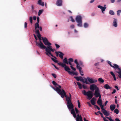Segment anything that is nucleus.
Returning a JSON list of instances; mask_svg holds the SVG:
<instances>
[{"label": "nucleus", "instance_id": "0e129e2a", "mask_svg": "<svg viewBox=\"0 0 121 121\" xmlns=\"http://www.w3.org/2000/svg\"><path fill=\"white\" fill-rule=\"evenodd\" d=\"M37 22L38 23H39V17H38L37 18Z\"/></svg>", "mask_w": 121, "mask_h": 121}, {"label": "nucleus", "instance_id": "f704fd0d", "mask_svg": "<svg viewBox=\"0 0 121 121\" xmlns=\"http://www.w3.org/2000/svg\"><path fill=\"white\" fill-rule=\"evenodd\" d=\"M106 9V7H102V8H101V9L102 11V12L103 13V12L104 11L105 9Z\"/></svg>", "mask_w": 121, "mask_h": 121}, {"label": "nucleus", "instance_id": "ddd939ff", "mask_svg": "<svg viewBox=\"0 0 121 121\" xmlns=\"http://www.w3.org/2000/svg\"><path fill=\"white\" fill-rule=\"evenodd\" d=\"M76 121H82V119L81 115L78 114L77 115V117H76Z\"/></svg>", "mask_w": 121, "mask_h": 121}, {"label": "nucleus", "instance_id": "58836bf2", "mask_svg": "<svg viewBox=\"0 0 121 121\" xmlns=\"http://www.w3.org/2000/svg\"><path fill=\"white\" fill-rule=\"evenodd\" d=\"M84 27L85 28H87L88 27V25L87 23H85L84 25Z\"/></svg>", "mask_w": 121, "mask_h": 121}, {"label": "nucleus", "instance_id": "4c0bfd02", "mask_svg": "<svg viewBox=\"0 0 121 121\" xmlns=\"http://www.w3.org/2000/svg\"><path fill=\"white\" fill-rule=\"evenodd\" d=\"M97 113H98L99 114H100V115H101V117L103 118V120H104V118H105L104 117V116L103 115V114L102 113L100 112V111L98 112Z\"/></svg>", "mask_w": 121, "mask_h": 121}, {"label": "nucleus", "instance_id": "09e8293b", "mask_svg": "<svg viewBox=\"0 0 121 121\" xmlns=\"http://www.w3.org/2000/svg\"><path fill=\"white\" fill-rule=\"evenodd\" d=\"M100 106V108L102 109V111L105 109L103 108L104 107V105H102H102Z\"/></svg>", "mask_w": 121, "mask_h": 121}, {"label": "nucleus", "instance_id": "a19ab883", "mask_svg": "<svg viewBox=\"0 0 121 121\" xmlns=\"http://www.w3.org/2000/svg\"><path fill=\"white\" fill-rule=\"evenodd\" d=\"M51 59L53 61H54L56 63H58V61L57 60L53 58H51Z\"/></svg>", "mask_w": 121, "mask_h": 121}, {"label": "nucleus", "instance_id": "2f4dec72", "mask_svg": "<svg viewBox=\"0 0 121 121\" xmlns=\"http://www.w3.org/2000/svg\"><path fill=\"white\" fill-rule=\"evenodd\" d=\"M69 96L68 97L67 95V97H66V100L67 99L68 100V99H69L70 100H71V94L69 93Z\"/></svg>", "mask_w": 121, "mask_h": 121}, {"label": "nucleus", "instance_id": "7ed1b4c3", "mask_svg": "<svg viewBox=\"0 0 121 121\" xmlns=\"http://www.w3.org/2000/svg\"><path fill=\"white\" fill-rule=\"evenodd\" d=\"M55 87L56 88H55L54 87H53L52 88L61 95V97L62 98H64L65 97H67L66 92L64 90H61L59 89L57 86H55Z\"/></svg>", "mask_w": 121, "mask_h": 121}, {"label": "nucleus", "instance_id": "4d7b16f0", "mask_svg": "<svg viewBox=\"0 0 121 121\" xmlns=\"http://www.w3.org/2000/svg\"><path fill=\"white\" fill-rule=\"evenodd\" d=\"M106 117L110 121H114V120L112 119L111 118L107 117Z\"/></svg>", "mask_w": 121, "mask_h": 121}, {"label": "nucleus", "instance_id": "a211bd4d", "mask_svg": "<svg viewBox=\"0 0 121 121\" xmlns=\"http://www.w3.org/2000/svg\"><path fill=\"white\" fill-rule=\"evenodd\" d=\"M97 103L99 106L102 105V100L101 98H99L97 101Z\"/></svg>", "mask_w": 121, "mask_h": 121}, {"label": "nucleus", "instance_id": "aec40b11", "mask_svg": "<svg viewBox=\"0 0 121 121\" xmlns=\"http://www.w3.org/2000/svg\"><path fill=\"white\" fill-rule=\"evenodd\" d=\"M104 114L105 116H108L109 115V113L105 109L102 111Z\"/></svg>", "mask_w": 121, "mask_h": 121}, {"label": "nucleus", "instance_id": "5701e85b", "mask_svg": "<svg viewBox=\"0 0 121 121\" xmlns=\"http://www.w3.org/2000/svg\"><path fill=\"white\" fill-rule=\"evenodd\" d=\"M64 67L65 70L66 71L68 72V71H69L71 70L70 68L68 66H67L66 65Z\"/></svg>", "mask_w": 121, "mask_h": 121}, {"label": "nucleus", "instance_id": "de8ad7c7", "mask_svg": "<svg viewBox=\"0 0 121 121\" xmlns=\"http://www.w3.org/2000/svg\"><path fill=\"white\" fill-rule=\"evenodd\" d=\"M70 65V67L74 71H75L76 70V69L73 68V65L72 64V65Z\"/></svg>", "mask_w": 121, "mask_h": 121}, {"label": "nucleus", "instance_id": "bb28decb", "mask_svg": "<svg viewBox=\"0 0 121 121\" xmlns=\"http://www.w3.org/2000/svg\"><path fill=\"white\" fill-rule=\"evenodd\" d=\"M59 54V56L62 59H63V56L64 55V54L61 52V53H60Z\"/></svg>", "mask_w": 121, "mask_h": 121}, {"label": "nucleus", "instance_id": "20e7f679", "mask_svg": "<svg viewBox=\"0 0 121 121\" xmlns=\"http://www.w3.org/2000/svg\"><path fill=\"white\" fill-rule=\"evenodd\" d=\"M76 65H77V68L79 70L81 75L82 76H83L84 75L83 72L82 70V67H80V66H83L82 62L80 61L79 62H78L77 60L76 59Z\"/></svg>", "mask_w": 121, "mask_h": 121}, {"label": "nucleus", "instance_id": "cd10ccee", "mask_svg": "<svg viewBox=\"0 0 121 121\" xmlns=\"http://www.w3.org/2000/svg\"><path fill=\"white\" fill-rule=\"evenodd\" d=\"M68 60H67V59L66 58H65L63 60V61L64 63L65 64H68Z\"/></svg>", "mask_w": 121, "mask_h": 121}, {"label": "nucleus", "instance_id": "6e6552de", "mask_svg": "<svg viewBox=\"0 0 121 121\" xmlns=\"http://www.w3.org/2000/svg\"><path fill=\"white\" fill-rule=\"evenodd\" d=\"M76 80L78 81H80L86 84H89V83L87 81V79L85 78H84V79H83L81 77H76Z\"/></svg>", "mask_w": 121, "mask_h": 121}, {"label": "nucleus", "instance_id": "e2e57ef3", "mask_svg": "<svg viewBox=\"0 0 121 121\" xmlns=\"http://www.w3.org/2000/svg\"><path fill=\"white\" fill-rule=\"evenodd\" d=\"M70 28L72 29L74 28L75 27V26L74 25H71L70 26Z\"/></svg>", "mask_w": 121, "mask_h": 121}, {"label": "nucleus", "instance_id": "72a5a7b5", "mask_svg": "<svg viewBox=\"0 0 121 121\" xmlns=\"http://www.w3.org/2000/svg\"><path fill=\"white\" fill-rule=\"evenodd\" d=\"M91 102V103L93 105L95 106V105H96L95 104V101H92V100H91L90 101Z\"/></svg>", "mask_w": 121, "mask_h": 121}, {"label": "nucleus", "instance_id": "680f3d73", "mask_svg": "<svg viewBox=\"0 0 121 121\" xmlns=\"http://www.w3.org/2000/svg\"><path fill=\"white\" fill-rule=\"evenodd\" d=\"M37 36L38 38H41V36L40 34H37Z\"/></svg>", "mask_w": 121, "mask_h": 121}, {"label": "nucleus", "instance_id": "37998d69", "mask_svg": "<svg viewBox=\"0 0 121 121\" xmlns=\"http://www.w3.org/2000/svg\"><path fill=\"white\" fill-rule=\"evenodd\" d=\"M51 59L53 61H54L56 63H58V61L57 60L53 58H51Z\"/></svg>", "mask_w": 121, "mask_h": 121}, {"label": "nucleus", "instance_id": "f257e3e1", "mask_svg": "<svg viewBox=\"0 0 121 121\" xmlns=\"http://www.w3.org/2000/svg\"><path fill=\"white\" fill-rule=\"evenodd\" d=\"M82 93L85 95L87 96L89 99H91L93 96V93L91 91H88L86 92L84 90L82 91ZM94 95L96 98L99 97V99L101 98V96L99 93V88L95 90Z\"/></svg>", "mask_w": 121, "mask_h": 121}, {"label": "nucleus", "instance_id": "3c124183", "mask_svg": "<svg viewBox=\"0 0 121 121\" xmlns=\"http://www.w3.org/2000/svg\"><path fill=\"white\" fill-rule=\"evenodd\" d=\"M24 27L25 28H26L27 27V23L26 22H25Z\"/></svg>", "mask_w": 121, "mask_h": 121}, {"label": "nucleus", "instance_id": "6ab92c4d", "mask_svg": "<svg viewBox=\"0 0 121 121\" xmlns=\"http://www.w3.org/2000/svg\"><path fill=\"white\" fill-rule=\"evenodd\" d=\"M116 105L114 104H111L110 106V108L112 111L114 110L115 108Z\"/></svg>", "mask_w": 121, "mask_h": 121}, {"label": "nucleus", "instance_id": "864d4df0", "mask_svg": "<svg viewBox=\"0 0 121 121\" xmlns=\"http://www.w3.org/2000/svg\"><path fill=\"white\" fill-rule=\"evenodd\" d=\"M121 13V10H119L117 11V14L118 16L120 15V13Z\"/></svg>", "mask_w": 121, "mask_h": 121}, {"label": "nucleus", "instance_id": "ea45409f", "mask_svg": "<svg viewBox=\"0 0 121 121\" xmlns=\"http://www.w3.org/2000/svg\"><path fill=\"white\" fill-rule=\"evenodd\" d=\"M51 59L53 61H54L56 63H58V61L57 60L53 58H51Z\"/></svg>", "mask_w": 121, "mask_h": 121}, {"label": "nucleus", "instance_id": "a18cd8bd", "mask_svg": "<svg viewBox=\"0 0 121 121\" xmlns=\"http://www.w3.org/2000/svg\"><path fill=\"white\" fill-rule=\"evenodd\" d=\"M55 53L56 54V55L57 56H59V53H61V52H55Z\"/></svg>", "mask_w": 121, "mask_h": 121}, {"label": "nucleus", "instance_id": "423d86ee", "mask_svg": "<svg viewBox=\"0 0 121 121\" xmlns=\"http://www.w3.org/2000/svg\"><path fill=\"white\" fill-rule=\"evenodd\" d=\"M76 21L78 23L77 25L79 27H81L82 26V17L80 15L76 16Z\"/></svg>", "mask_w": 121, "mask_h": 121}, {"label": "nucleus", "instance_id": "9b49d317", "mask_svg": "<svg viewBox=\"0 0 121 121\" xmlns=\"http://www.w3.org/2000/svg\"><path fill=\"white\" fill-rule=\"evenodd\" d=\"M87 79V81L93 84L97 82V81L96 79H95L94 80L92 78H89V77H87L86 78Z\"/></svg>", "mask_w": 121, "mask_h": 121}, {"label": "nucleus", "instance_id": "13d9d810", "mask_svg": "<svg viewBox=\"0 0 121 121\" xmlns=\"http://www.w3.org/2000/svg\"><path fill=\"white\" fill-rule=\"evenodd\" d=\"M70 18L71 19V21L72 22H75V21L74 20V19H73V17L72 16H71L70 17Z\"/></svg>", "mask_w": 121, "mask_h": 121}, {"label": "nucleus", "instance_id": "e433bc0d", "mask_svg": "<svg viewBox=\"0 0 121 121\" xmlns=\"http://www.w3.org/2000/svg\"><path fill=\"white\" fill-rule=\"evenodd\" d=\"M109 13L111 15H114V12L112 10H110L109 11Z\"/></svg>", "mask_w": 121, "mask_h": 121}, {"label": "nucleus", "instance_id": "dca6fc26", "mask_svg": "<svg viewBox=\"0 0 121 121\" xmlns=\"http://www.w3.org/2000/svg\"><path fill=\"white\" fill-rule=\"evenodd\" d=\"M68 64H69L70 65H72V63L73 62V60L72 58H69L68 59Z\"/></svg>", "mask_w": 121, "mask_h": 121}, {"label": "nucleus", "instance_id": "39448f33", "mask_svg": "<svg viewBox=\"0 0 121 121\" xmlns=\"http://www.w3.org/2000/svg\"><path fill=\"white\" fill-rule=\"evenodd\" d=\"M51 45H47V46H48L46 47V48H43V49H46L45 51L46 52H45V53L49 56L50 57V56L49 55H50L55 59H57V58L54 56L52 54L51 51H50V49L52 48V46H51Z\"/></svg>", "mask_w": 121, "mask_h": 121}, {"label": "nucleus", "instance_id": "774afa93", "mask_svg": "<svg viewBox=\"0 0 121 121\" xmlns=\"http://www.w3.org/2000/svg\"><path fill=\"white\" fill-rule=\"evenodd\" d=\"M116 92V90L115 89H114L113 91L112 92V94H113L115 93Z\"/></svg>", "mask_w": 121, "mask_h": 121}, {"label": "nucleus", "instance_id": "bf43d9fd", "mask_svg": "<svg viewBox=\"0 0 121 121\" xmlns=\"http://www.w3.org/2000/svg\"><path fill=\"white\" fill-rule=\"evenodd\" d=\"M95 108H97L99 110H100V109L99 108L98 106H97V105H95L94 107Z\"/></svg>", "mask_w": 121, "mask_h": 121}, {"label": "nucleus", "instance_id": "338daca9", "mask_svg": "<svg viewBox=\"0 0 121 121\" xmlns=\"http://www.w3.org/2000/svg\"><path fill=\"white\" fill-rule=\"evenodd\" d=\"M87 104L90 107H92V105L89 102H87Z\"/></svg>", "mask_w": 121, "mask_h": 121}, {"label": "nucleus", "instance_id": "f03ea898", "mask_svg": "<svg viewBox=\"0 0 121 121\" xmlns=\"http://www.w3.org/2000/svg\"><path fill=\"white\" fill-rule=\"evenodd\" d=\"M66 101H67V105L68 109L69 110H71V113L73 115L74 117L76 118V112L73 108V105L72 103L71 100L69 99L68 100L67 99Z\"/></svg>", "mask_w": 121, "mask_h": 121}, {"label": "nucleus", "instance_id": "79ce46f5", "mask_svg": "<svg viewBox=\"0 0 121 121\" xmlns=\"http://www.w3.org/2000/svg\"><path fill=\"white\" fill-rule=\"evenodd\" d=\"M51 59L53 61H54L56 63H58V61L57 60L53 58H51Z\"/></svg>", "mask_w": 121, "mask_h": 121}, {"label": "nucleus", "instance_id": "393cba45", "mask_svg": "<svg viewBox=\"0 0 121 121\" xmlns=\"http://www.w3.org/2000/svg\"><path fill=\"white\" fill-rule=\"evenodd\" d=\"M39 23L38 22H36L35 25V29L36 30L38 28H39Z\"/></svg>", "mask_w": 121, "mask_h": 121}, {"label": "nucleus", "instance_id": "f3484780", "mask_svg": "<svg viewBox=\"0 0 121 121\" xmlns=\"http://www.w3.org/2000/svg\"><path fill=\"white\" fill-rule=\"evenodd\" d=\"M114 20L112 24L113 26L115 27H117V20L115 18H114Z\"/></svg>", "mask_w": 121, "mask_h": 121}, {"label": "nucleus", "instance_id": "052dcab7", "mask_svg": "<svg viewBox=\"0 0 121 121\" xmlns=\"http://www.w3.org/2000/svg\"><path fill=\"white\" fill-rule=\"evenodd\" d=\"M55 45L56 47V48H58L60 47V46L56 44H55Z\"/></svg>", "mask_w": 121, "mask_h": 121}, {"label": "nucleus", "instance_id": "2eb2a0df", "mask_svg": "<svg viewBox=\"0 0 121 121\" xmlns=\"http://www.w3.org/2000/svg\"><path fill=\"white\" fill-rule=\"evenodd\" d=\"M62 0H57L56 2V5L59 6H60L62 5Z\"/></svg>", "mask_w": 121, "mask_h": 121}, {"label": "nucleus", "instance_id": "473e14b6", "mask_svg": "<svg viewBox=\"0 0 121 121\" xmlns=\"http://www.w3.org/2000/svg\"><path fill=\"white\" fill-rule=\"evenodd\" d=\"M114 112L117 114H118L119 112V111L118 109H115L114 111Z\"/></svg>", "mask_w": 121, "mask_h": 121}, {"label": "nucleus", "instance_id": "4468645a", "mask_svg": "<svg viewBox=\"0 0 121 121\" xmlns=\"http://www.w3.org/2000/svg\"><path fill=\"white\" fill-rule=\"evenodd\" d=\"M37 4L42 6H44V3L42 1V0H39Z\"/></svg>", "mask_w": 121, "mask_h": 121}, {"label": "nucleus", "instance_id": "4be33fe9", "mask_svg": "<svg viewBox=\"0 0 121 121\" xmlns=\"http://www.w3.org/2000/svg\"><path fill=\"white\" fill-rule=\"evenodd\" d=\"M69 74L72 76L73 75H76V72L73 71H68Z\"/></svg>", "mask_w": 121, "mask_h": 121}, {"label": "nucleus", "instance_id": "a878e982", "mask_svg": "<svg viewBox=\"0 0 121 121\" xmlns=\"http://www.w3.org/2000/svg\"><path fill=\"white\" fill-rule=\"evenodd\" d=\"M77 83L78 86L79 88L80 89H82V87L81 84L78 82H77Z\"/></svg>", "mask_w": 121, "mask_h": 121}, {"label": "nucleus", "instance_id": "c756f323", "mask_svg": "<svg viewBox=\"0 0 121 121\" xmlns=\"http://www.w3.org/2000/svg\"><path fill=\"white\" fill-rule=\"evenodd\" d=\"M98 80L100 83H103L104 82V80L101 78H99Z\"/></svg>", "mask_w": 121, "mask_h": 121}, {"label": "nucleus", "instance_id": "69168bd1", "mask_svg": "<svg viewBox=\"0 0 121 121\" xmlns=\"http://www.w3.org/2000/svg\"><path fill=\"white\" fill-rule=\"evenodd\" d=\"M108 64L110 65V66H111V67H112V66L113 65H112V64H111V62H110V61H109L108 62Z\"/></svg>", "mask_w": 121, "mask_h": 121}, {"label": "nucleus", "instance_id": "8fccbe9b", "mask_svg": "<svg viewBox=\"0 0 121 121\" xmlns=\"http://www.w3.org/2000/svg\"><path fill=\"white\" fill-rule=\"evenodd\" d=\"M82 86L83 88L84 89H87V86L84 84H83Z\"/></svg>", "mask_w": 121, "mask_h": 121}, {"label": "nucleus", "instance_id": "0eeeda50", "mask_svg": "<svg viewBox=\"0 0 121 121\" xmlns=\"http://www.w3.org/2000/svg\"><path fill=\"white\" fill-rule=\"evenodd\" d=\"M112 67L115 70V72L118 73L119 75H120V73L121 74V69L120 68L119 66L117 64H113Z\"/></svg>", "mask_w": 121, "mask_h": 121}, {"label": "nucleus", "instance_id": "412c9836", "mask_svg": "<svg viewBox=\"0 0 121 121\" xmlns=\"http://www.w3.org/2000/svg\"><path fill=\"white\" fill-rule=\"evenodd\" d=\"M104 87L106 89H111V87L108 84H105L104 86Z\"/></svg>", "mask_w": 121, "mask_h": 121}, {"label": "nucleus", "instance_id": "603ef678", "mask_svg": "<svg viewBox=\"0 0 121 121\" xmlns=\"http://www.w3.org/2000/svg\"><path fill=\"white\" fill-rule=\"evenodd\" d=\"M35 30V33L36 34H40L39 33V30L37 29L36 30Z\"/></svg>", "mask_w": 121, "mask_h": 121}, {"label": "nucleus", "instance_id": "f8f14e48", "mask_svg": "<svg viewBox=\"0 0 121 121\" xmlns=\"http://www.w3.org/2000/svg\"><path fill=\"white\" fill-rule=\"evenodd\" d=\"M90 89L92 91H94L95 89L96 90L99 88L96 85L94 84L90 85Z\"/></svg>", "mask_w": 121, "mask_h": 121}, {"label": "nucleus", "instance_id": "9d476101", "mask_svg": "<svg viewBox=\"0 0 121 121\" xmlns=\"http://www.w3.org/2000/svg\"><path fill=\"white\" fill-rule=\"evenodd\" d=\"M35 43L36 45H38L41 49H43V48H46L41 41H39V43H38L37 41H36Z\"/></svg>", "mask_w": 121, "mask_h": 121}, {"label": "nucleus", "instance_id": "5fc2aeb1", "mask_svg": "<svg viewBox=\"0 0 121 121\" xmlns=\"http://www.w3.org/2000/svg\"><path fill=\"white\" fill-rule=\"evenodd\" d=\"M78 107L79 108L80 107L81 105L80 104V103L79 102V100H78Z\"/></svg>", "mask_w": 121, "mask_h": 121}, {"label": "nucleus", "instance_id": "c85d7f7f", "mask_svg": "<svg viewBox=\"0 0 121 121\" xmlns=\"http://www.w3.org/2000/svg\"><path fill=\"white\" fill-rule=\"evenodd\" d=\"M58 64L60 66H61L63 67H64L65 65V64L62 63L61 62L58 63Z\"/></svg>", "mask_w": 121, "mask_h": 121}, {"label": "nucleus", "instance_id": "c9c22d12", "mask_svg": "<svg viewBox=\"0 0 121 121\" xmlns=\"http://www.w3.org/2000/svg\"><path fill=\"white\" fill-rule=\"evenodd\" d=\"M29 20L30 23L32 24L33 22L32 17H29Z\"/></svg>", "mask_w": 121, "mask_h": 121}, {"label": "nucleus", "instance_id": "1a4fd4ad", "mask_svg": "<svg viewBox=\"0 0 121 121\" xmlns=\"http://www.w3.org/2000/svg\"><path fill=\"white\" fill-rule=\"evenodd\" d=\"M43 42L45 46L48 45H51L52 44L48 41V39L46 37H42Z\"/></svg>", "mask_w": 121, "mask_h": 121}, {"label": "nucleus", "instance_id": "c03bdc74", "mask_svg": "<svg viewBox=\"0 0 121 121\" xmlns=\"http://www.w3.org/2000/svg\"><path fill=\"white\" fill-rule=\"evenodd\" d=\"M51 59L53 61H54L56 63H58V61L57 60L53 58H51Z\"/></svg>", "mask_w": 121, "mask_h": 121}, {"label": "nucleus", "instance_id": "49530a36", "mask_svg": "<svg viewBox=\"0 0 121 121\" xmlns=\"http://www.w3.org/2000/svg\"><path fill=\"white\" fill-rule=\"evenodd\" d=\"M52 83L55 86L58 85V84L54 81H52Z\"/></svg>", "mask_w": 121, "mask_h": 121}, {"label": "nucleus", "instance_id": "7c9ffc66", "mask_svg": "<svg viewBox=\"0 0 121 121\" xmlns=\"http://www.w3.org/2000/svg\"><path fill=\"white\" fill-rule=\"evenodd\" d=\"M43 10H40L39 11L38 13V15L39 16L43 12Z\"/></svg>", "mask_w": 121, "mask_h": 121}, {"label": "nucleus", "instance_id": "6e6d98bb", "mask_svg": "<svg viewBox=\"0 0 121 121\" xmlns=\"http://www.w3.org/2000/svg\"><path fill=\"white\" fill-rule=\"evenodd\" d=\"M51 74L55 78H56V76L55 74L52 73Z\"/></svg>", "mask_w": 121, "mask_h": 121}, {"label": "nucleus", "instance_id": "b1692460", "mask_svg": "<svg viewBox=\"0 0 121 121\" xmlns=\"http://www.w3.org/2000/svg\"><path fill=\"white\" fill-rule=\"evenodd\" d=\"M110 73L111 74L113 77L114 79V80L115 81H116V78L115 75V74L113 73V72H112V71Z\"/></svg>", "mask_w": 121, "mask_h": 121}]
</instances>
